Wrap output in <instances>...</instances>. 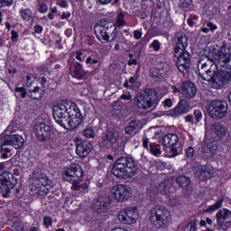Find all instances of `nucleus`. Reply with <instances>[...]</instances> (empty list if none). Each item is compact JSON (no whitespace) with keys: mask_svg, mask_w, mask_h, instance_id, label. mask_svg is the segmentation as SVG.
<instances>
[{"mask_svg":"<svg viewBox=\"0 0 231 231\" xmlns=\"http://www.w3.org/2000/svg\"><path fill=\"white\" fill-rule=\"evenodd\" d=\"M14 5V0H0V8H5V6H12Z\"/></svg>","mask_w":231,"mask_h":231,"instance_id":"nucleus-49","label":"nucleus"},{"mask_svg":"<svg viewBox=\"0 0 231 231\" xmlns=\"http://www.w3.org/2000/svg\"><path fill=\"white\" fill-rule=\"evenodd\" d=\"M14 91H15L16 93H20L22 98H26V95H28V92H26V88H23V87H21V88L16 87V88H14Z\"/></svg>","mask_w":231,"mask_h":231,"instance_id":"nucleus-45","label":"nucleus"},{"mask_svg":"<svg viewBox=\"0 0 231 231\" xmlns=\"http://www.w3.org/2000/svg\"><path fill=\"white\" fill-rule=\"evenodd\" d=\"M92 210L97 214H106L111 208V201L106 195H99L92 202Z\"/></svg>","mask_w":231,"mask_h":231,"instance_id":"nucleus-14","label":"nucleus"},{"mask_svg":"<svg viewBox=\"0 0 231 231\" xmlns=\"http://www.w3.org/2000/svg\"><path fill=\"white\" fill-rule=\"evenodd\" d=\"M177 42L174 51H184L189 46V37L184 32H178L176 34Z\"/></svg>","mask_w":231,"mask_h":231,"instance_id":"nucleus-24","label":"nucleus"},{"mask_svg":"<svg viewBox=\"0 0 231 231\" xmlns=\"http://www.w3.org/2000/svg\"><path fill=\"white\" fill-rule=\"evenodd\" d=\"M112 193L116 201H127L133 196V189L129 185L118 184L112 189Z\"/></svg>","mask_w":231,"mask_h":231,"instance_id":"nucleus-15","label":"nucleus"},{"mask_svg":"<svg viewBox=\"0 0 231 231\" xmlns=\"http://www.w3.org/2000/svg\"><path fill=\"white\" fill-rule=\"evenodd\" d=\"M180 141V137L176 134H168L162 138V145L165 148L164 151L169 149L170 152H171V157L174 158V156H178L180 152H178V142Z\"/></svg>","mask_w":231,"mask_h":231,"instance_id":"nucleus-16","label":"nucleus"},{"mask_svg":"<svg viewBox=\"0 0 231 231\" xmlns=\"http://www.w3.org/2000/svg\"><path fill=\"white\" fill-rule=\"evenodd\" d=\"M52 223H53V219H51V217H43V225L45 226H51Z\"/></svg>","mask_w":231,"mask_h":231,"instance_id":"nucleus-51","label":"nucleus"},{"mask_svg":"<svg viewBox=\"0 0 231 231\" xmlns=\"http://www.w3.org/2000/svg\"><path fill=\"white\" fill-rule=\"evenodd\" d=\"M194 115V118L196 120V122H201V120H203V111L199 110V109H196L193 112Z\"/></svg>","mask_w":231,"mask_h":231,"instance_id":"nucleus-43","label":"nucleus"},{"mask_svg":"<svg viewBox=\"0 0 231 231\" xmlns=\"http://www.w3.org/2000/svg\"><path fill=\"white\" fill-rule=\"evenodd\" d=\"M150 48H152L153 51H160L162 48V43H160V41L154 40L151 45Z\"/></svg>","mask_w":231,"mask_h":231,"instance_id":"nucleus-44","label":"nucleus"},{"mask_svg":"<svg viewBox=\"0 0 231 231\" xmlns=\"http://www.w3.org/2000/svg\"><path fill=\"white\" fill-rule=\"evenodd\" d=\"M28 231H39V225L38 224H32Z\"/></svg>","mask_w":231,"mask_h":231,"instance_id":"nucleus-64","label":"nucleus"},{"mask_svg":"<svg viewBox=\"0 0 231 231\" xmlns=\"http://www.w3.org/2000/svg\"><path fill=\"white\" fill-rule=\"evenodd\" d=\"M186 158H188V160H192V158H194V148L192 146H189L186 150Z\"/></svg>","mask_w":231,"mask_h":231,"instance_id":"nucleus-46","label":"nucleus"},{"mask_svg":"<svg viewBox=\"0 0 231 231\" xmlns=\"http://www.w3.org/2000/svg\"><path fill=\"white\" fill-rule=\"evenodd\" d=\"M19 180L10 172L0 174V192L3 198H8L12 189L15 188Z\"/></svg>","mask_w":231,"mask_h":231,"instance_id":"nucleus-11","label":"nucleus"},{"mask_svg":"<svg viewBox=\"0 0 231 231\" xmlns=\"http://www.w3.org/2000/svg\"><path fill=\"white\" fill-rule=\"evenodd\" d=\"M134 39H136V41H139V39H142V32H140L139 30H135L134 32Z\"/></svg>","mask_w":231,"mask_h":231,"instance_id":"nucleus-58","label":"nucleus"},{"mask_svg":"<svg viewBox=\"0 0 231 231\" xmlns=\"http://www.w3.org/2000/svg\"><path fill=\"white\" fill-rule=\"evenodd\" d=\"M20 14H21L23 21H29L30 19H32V17L33 15V13H32V10H30V9H24V10L21 11Z\"/></svg>","mask_w":231,"mask_h":231,"instance_id":"nucleus-38","label":"nucleus"},{"mask_svg":"<svg viewBox=\"0 0 231 231\" xmlns=\"http://www.w3.org/2000/svg\"><path fill=\"white\" fill-rule=\"evenodd\" d=\"M158 190L163 196H169L171 192H172V182H171L170 180L162 182L158 187Z\"/></svg>","mask_w":231,"mask_h":231,"instance_id":"nucleus-29","label":"nucleus"},{"mask_svg":"<svg viewBox=\"0 0 231 231\" xmlns=\"http://www.w3.org/2000/svg\"><path fill=\"white\" fill-rule=\"evenodd\" d=\"M180 8H190L192 6V0H180Z\"/></svg>","mask_w":231,"mask_h":231,"instance_id":"nucleus-42","label":"nucleus"},{"mask_svg":"<svg viewBox=\"0 0 231 231\" xmlns=\"http://www.w3.org/2000/svg\"><path fill=\"white\" fill-rule=\"evenodd\" d=\"M231 211L226 208H222L217 211L216 214V219L217 221H226V219H230Z\"/></svg>","mask_w":231,"mask_h":231,"instance_id":"nucleus-31","label":"nucleus"},{"mask_svg":"<svg viewBox=\"0 0 231 231\" xmlns=\"http://www.w3.org/2000/svg\"><path fill=\"white\" fill-rule=\"evenodd\" d=\"M84 176V171L82 170V166L77 163L71 164L69 168L64 170L63 178L66 181L72 183V189L79 192H88V183H82L77 181V180H80Z\"/></svg>","mask_w":231,"mask_h":231,"instance_id":"nucleus-4","label":"nucleus"},{"mask_svg":"<svg viewBox=\"0 0 231 231\" xmlns=\"http://www.w3.org/2000/svg\"><path fill=\"white\" fill-rule=\"evenodd\" d=\"M207 27L211 31L214 32V30H217V25L212 23V22H209L207 23Z\"/></svg>","mask_w":231,"mask_h":231,"instance_id":"nucleus-57","label":"nucleus"},{"mask_svg":"<svg viewBox=\"0 0 231 231\" xmlns=\"http://www.w3.org/2000/svg\"><path fill=\"white\" fill-rule=\"evenodd\" d=\"M230 226H231L230 221H225V220L217 221V226L218 230H228V227Z\"/></svg>","mask_w":231,"mask_h":231,"instance_id":"nucleus-36","label":"nucleus"},{"mask_svg":"<svg viewBox=\"0 0 231 231\" xmlns=\"http://www.w3.org/2000/svg\"><path fill=\"white\" fill-rule=\"evenodd\" d=\"M118 135L115 132L106 130L101 137L100 145L103 149H109L114 143H116Z\"/></svg>","mask_w":231,"mask_h":231,"instance_id":"nucleus-21","label":"nucleus"},{"mask_svg":"<svg viewBox=\"0 0 231 231\" xmlns=\"http://www.w3.org/2000/svg\"><path fill=\"white\" fill-rule=\"evenodd\" d=\"M33 133L39 142H48L53 136L51 126L42 122H38L34 125Z\"/></svg>","mask_w":231,"mask_h":231,"instance_id":"nucleus-13","label":"nucleus"},{"mask_svg":"<svg viewBox=\"0 0 231 231\" xmlns=\"http://www.w3.org/2000/svg\"><path fill=\"white\" fill-rule=\"evenodd\" d=\"M106 163H107V159L106 158L98 159L97 166V171H104V169H106Z\"/></svg>","mask_w":231,"mask_h":231,"instance_id":"nucleus-40","label":"nucleus"},{"mask_svg":"<svg viewBox=\"0 0 231 231\" xmlns=\"http://www.w3.org/2000/svg\"><path fill=\"white\" fill-rule=\"evenodd\" d=\"M117 26H125V20H124V14H119L116 21Z\"/></svg>","mask_w":231,"mask_h":231,"instance_id":"nucleus-48","label":"nucleus"},{"mask_svg":"<svg viewBox=\"0 0 231 231\" xmlns=\"http://www.w3.org/2000/svg\"><path fill=\"white\" fill-rule=\"evenodd\" d=\"M14 178H17L20 174H21V170L18 169V168H15L14 171H13V173L10 172Z\"/></svg>","mask_w":231,"mask_h":231,"instance_id":"nucleus-61","label":"nucleus"},{"mask_svg":"<svg viewBox=\"0 0 231 231\" xmlns=\"http://www.w3.org/2000/svg\"><path fill=\"white\" fill-rule=\"evenodd\" d=\"M31 190L37 196H48L51 190L48 176L41 171H35L32 175Z\"/></svg>","mask_w":231,"mask_h":231,"instance_id":"nucleus-7","label":"nucleus"},{"mask_svg":"<svg viewBox=\"0 0 231 231\" xmlns=\"http://www.w3.org/2000/svg\"><path fill=\"white\" fill-rule=\"evenodd\" d=\"M86 64H98V60H93V58L88 57L86 60Z\"/></svg>","mask_w":231,"mask_h":231,"instance_id":"nucleus-59","label":"nucleus"},{"mask_svg":"<svg viewBox=\"0 0 231 231\" xmlns=\"http://www.w3.org/2000/svg\"><path fill=\"white\" fill-rule=\"evenodd\" d=\"M91 149H93V145L89 142H83L77 144L76 153L80 158H86L89 152H91Z\"/></svg>","mask_w":231,"mask_h":231,"instance_id":"nucleus-25","label":"nucleus"},{"mask_svg":"<svg viewBox=\"0 0 231 231\" xmlns=\"http://www.w3.org/2000/svg\"><path fill=\"white\" fill-rule=\"evenodd\" d=\"M42 30H43V28H42V26H41V25H35V26H34V32H35V33H42Z\"/></svg>","mask_w":231,"mask_h":231,"instance_id":"nucleus-63","label":"nucleus"},{"mask_svg":"<svg viewBox=\"0 0 231 231\" xmlns=\"http://www.w3.org/2000/svg\"><path fill=\"white\" fill-rule=\"evenodd\" d=\"M113 30H115V23L107 20H101L99 23L94 27L97 39L103 44L109 42V34Z\"/></svg>","mask_w":231,"mask_h":231,"instance_id":"nucleus-9","label":"nucleus"},{"mask_svg":"<svg viewBox=\"0 0 231 231\" xmlns=\"http://www.w3.org/2000/svg\"><path fill=\"white\" fill-rule=\"evenodd\" d=\"M8 144H0V158L6 160L12 158V150L6 147Z\"/></svg>","mask_w":231,"mask_h":231,"instance_id":"nucleus-33","label":"nucleus"},{"mask_svg":"<svg viewBox=\"0 0 231 231\" xmlns=\"http://www.w3.org/2000/svg\"><path fill=\"white\" fill-rule=\"evenodd\" d=\"M163 104H164V107L171 108V106H172V100L171 98H167L164 100Z\"/></svg>","mask_w":231,"mask_h":231,"instance_id":"nucleus-60","label":"nucleus"},{"mask_svg":"<svg viewBox=\"0 0 231 231\" xmlns=\"http://www.w3.org/2000/svg\"><path fill=\"white\" fill-rule=\"evenodd\" d=\"M138 172V165L132 157L118 158L112 168V174L119 180L134 178Z\"/></svg>","mask_w":231,"mask_h":231,"instance_id":"nucleus-3","label":"nucleus"},{"mask_svg":"<svg viewBox=\"0 0 231 231\" xmlns=\"http://www.w3.org/2000/svg\"><path fill=\"white\" fill-rule=\"evenodd\" d=\"M55 14H57V7H53L51 9V13L48 14V18L51 20H53V15H55Z\"/></svg>","mask_w":231,"mask_h":231,"instance_id":"nucleus-56","label":"nucleus"},{"mask_svg":"<svg viewBox=\"0 0 231 231\" xmlns=\"http://www.w3.org/2000/svg\"><path fill=\"white\" fill-rule=\"evenodd\" d=\"M212 129L218 138H225L228 129L221 123H216L213 125Z\"/></svg>","mask_w":231,"mask_h":231,"instance_id":"nucleus-28","label":"nucleus"},{"mask_svg":"<svg viewBox=\"0 0 231 231\" xmlns=\"http://www.w3.org/2000/svg\"><path fill=\"white\" fill-rule=\"evenodd\" d=\"M180 91L182 95H184V97L189 99L194 98L196 97V94L198 93L194 83L189 81L182 83Z\"/></svg>","mask_w":231,"mask_h":231,"instance_id":"nucleus-23","label":"nucleus"},{"mask_svg":"<svg viewBox=\"0 0 231 231\" xmlns=\"http://www.w3.org/2000/svg\"><path fill=\"white\" fill-rule=\"evenodd\" d=\"M171 219V211L164 206L156 205L151 209L149 220L158 230L167 228Z\"/></svg>","mask_w":231,"mask_h":231,"instance_id":"nucleus-6","label":"nucleus"},{"mask_svg":"<svg viewBox=\"0 0 231 231\" xmlns=\"http://www.w3.org/2000/svg\"><path fill=\"white\" fill-rule=\"evenodd\" d=\"M158 69L159 71H161V75H167L168 73H171V70L172 69L167 62H160Z\"/></svg>","mask_w":231,"mask_h":231,"instance_id":"nucleus-34","label":"nucleus"},{"mask_svg":"<svg viewBox=\"0 0 231 231\" xmlns=\"http://www.w3.org/2000/svg\"><path fill=\"white\" fill-rule=\"evenodd\" d=\"M176 183L183 189V194L185 198H190L192 192H194V187H192V180L186 175H180L176 178Z\"/></svg>","mask_w":231,"mask_h":231,"instance_id":"nucleus-20","label":"nucleus"},{"mask_svg":"<svg viewBox=\"0 0 231 231\" xmlns=\"http://www.w3.org/2000/svg\"><path fill=\"white\" fill-rule=\"evenodd\" d=\"M44 95V91L41 89L39 87H35L33 90H30V98L32 100H41Z\"/></svg>","mask_w":231,"mask_h":231,"instance_id":"nucleus-32","label":"nucleus"},{"mask_svg":"<svg viewBox=\"0 0 231 231\" xmlns=\"http://www.w3.org/2000/svg\"><path fill=\"white\" fill-rule=\"evenodd\" d=\"M109 37H111V41H116V37H118V30H116V25H115V23L113 31L109 33Z\"/></svg>","mask_w":231,"mask_h":231,"instance_id":"nucleus-50","label":"nucleus"},{"mask_svg":"<svg viewBox=\"0 0 231 231\" xmlns=\"http://www.w3.org/2000/svg\"><path fill=\"white\" fill-rule=\"evenodd\" d=\"M213 169L208 166V165H204L201 166L200 170H199V178L201 181H203V180H208V178H210V174L213 172Z\"/></svg>","mask_w":231,"mask_h":231,"instance_id":"nucleus-30","label":"nucleus"},{"mask_svg":"<svg viewBox=\"0 0 231 231\" xmlns=\"http://www.w3.org/2000/svg\"><path fill=\"white\" fill-rule=\"evenodd\" d=\"M140 129V120L134 119L132 120L127 126H125V131L126 134H129L130 136H134L136 133H138Z\"/></svg>","mask_w":231,"mask_h":231,"instance_id":"nucleus-27","label":"nucleus"},{"mask_svg":"<svg viewBox=\"0 0 231 231\" xmlns=\"http://www.w3.org/2000/svg\"><path fill=\"white\" fill-rule=\"evenodd\" d=\"M185 113H189V102H187V99H180L174 108L172 116H181V115H185Z\"/></svg>","mask_w":231,"mask_h":231,"instance_id":"nucleus-26","label":"nucleus"},{"mask_svg":"<svg viewBox=\"0 0 231 231\" xmlns=\"http://www.w3.org/2000/svg\"><path fill=\"white\" fill-rule=\"evenodd\" d=\"M53 118L64 129H77L84 117L77 104L62 101L53 107Z\"/></svg>","mask_w":231,"mask_h":231,"instance_id":"nucleus-2","label":"nucleus"},{"mask_svg":"<svg viewBox=\"0 0 231 231\" xmlns=\"http://www.w3.org/2000/svg\"><path fill=\"white\" fill-rule=\"evenodd\" d=\"M76 59L80 62H84V60H86V56H84V53L79 51L77 52Z\"/></svg>","mask_w":231,"mask_h":231,"instance_id":"nucleus-53","label":"nucleus"},{"mask_svg":"<svg viewBox=\"0 0 231 231\" xmlns=\"http://www.w3.org/2000/svg\"><path fill=\"white\" fill-rule=\"evenodd\" d=\"M39 12L40 14H46L48 12V5H46V4H42Z\"/></svg>","mask_w":231,"mask_h":231,"instance_id":"nucleus-54","label":"nucleus"},{"mask_svg":"<svg viewBox=\"0 0 231 231\" xmlns=\"http://www.w3.org/2000/svg\"><path fill=\"white\" fill-rule=\"evenodd\" d=\"M188 226H189V231H198V228L196 227V220H191Z\"/></svg>","mask_w":231,"mask_h":231,"instance_id":"nucleus-52","label":"nucleus"},{"mask_svg":"<svg viewBox=\"0 0 231 231\" xmlns=\"http://www.w3.org/2000/svg\"><path fill=\"white\" fill-rule=\"evenodd\" d=\"M168 203L170 207H180V205H181V200H180V198L178 197H171Z\"/></svg>","mask_w":231,"mask_h":231,"instance_id":"nucleus-39","label":"nucleus"},{"mask_svg":"<svg viewBox=\"0 0 231 231\" xmlns=\"http://www.w3.org/2000/svg\"><path fill=\"white\" fill-rule=\"evenodd\" d=\"M69 73L73 79L80 80L83 77L88 75V72L84 70L82 64L78 61H72L71 63H69Z\"/></svg>","mask_w":231,"mask_h":231,"instance_id":"nucleus-22","label":"nucleus"},{"mask_svg":"<svg viewBox=\"0 0 231 231\" xmlns=\"http://www.w3.org/2000/svg\"><path fill=\"white\" fill-rule=\"evenodd\" d=\"M200 156L203 160H212L217 152V144H215L212 141L204 139L200 148Z\"/></svg>","mask_w":231,"mask_h":231,"instance_id":"nucleus-17","label":"nucleus"},{"mask_svg":"<svg viewBox=\"0 0 231 231\" xmlns=\"http://www.w3.org/2000/svg\"><path fill=\"white\" fill-rule=\"evenodd\" d=\"M121 100H133V96L130 93L123 94L120 97Z\"/></svg>","mask_w":231,"mask_h":231,"instance_id":"nucleus-55","label":"nucleus"},{"mask_svg":"<svg viewBox=\"0 0 231 231\" xmlns=\"http://www.w3.org/2000/svg\"><path fill=\"white\" fill-rule=\"evenodd\" d=\"M221 207H223V199L217 200L215 204L208 206L206 209V212H208V214L216 212V210H219Z\"/></svg>","mask_w":231,"mask_h":231,"instance_id":"nucleus-35","label":"nucleus"},{"mask_svg":"<svg viewBox=\"0 0 231 231\" xmlns=\"http://www.w3.org/2000/svg\"><path fill=\"white\" fill-rule=\"evenodd\" d=\"M138 81V78L136 76L131 77L128 79L129 84H131V86H133L134 84H136V82Z\"/></svg>","mask_w":231,"mask_h":231,"instance_id":"nucleus-62","label":"nucleus"},{"mask_svg":"<svg viewBox=\"0 0 231 231\" xmlns=\"http://www.w3.org/2000/svg\"><path fill=\"white\" fill-rule=\"evenodd\" d=\"M174 57L177 59V68L183 75L189 74V69L190 68V59L192 56L186 51H174Z\"/></svg>","mask_w":231,"mask_h":231,"instance_id":"nucleus-12","label":"nucleus"},{"mask_svg":"<svg viewBox=\"0 0 231 231\" xmlns=\"http://www.w3.org/2000/svg\"><path fill=\"white\" fill-rule=\"evenodd\" d=\"M231 84V70H219L213 76V79L209 81V88L212 89H223L228 88Z\"/></svg>","mask_w":231,"mask_h":231,"instance_id":"nucleus-10","label":"nucleus"},{"mask_svg":"<svg viewBox=\"0 0 231 231\" xmlns=\"http://www.w3.org/2000/svg\"><path fill=\"white\" fill-rule=\"evenodd\" d=\"M118 219L124 225H133L138 221V211L136 208H128L118 214Z\"/></svg>","mask_w":231,"mask_h":231,"instance_id":"nucleus-18","label":"nucleus"},{"mask_svg":"<svg viewBox=\"0 0 231 231\" xmlns=\"http://www.w3.org/2000/svg\"><path fill=\"white\" fill-rule=\"evenodd\" d=\"M160 144H151L150 145V151L152 152V154H153L154 156H158V154H160Z\"/></svg>","mask_w":231,"mask_h":231,"instance_id":"nucleus-41","label":"nucleus"},{"mask_svg":"<svg viewBox=\"0 0 231 231\" xmlns=\"http://www.w3.org/2000/svg\"><path fill=\"white\" fill-rule=\"evenodd\" d=\"M0 145H11L14 149H21L24 145V138L19 134L0 135Z\"/></svg>","mask_w":231,"mask_h":231,"instance_id":"nucleus-19","label":"nucleus"},{"mask_svg":"<svg viewBox=\"0 0 231 231\" xmlns=\"http://www.w3.org/2000/svg\"><path fill=\"white\" fill-rule=\"evenodd\" d=\"M134 102L138 109L149 111L160 104V97L156 89L146 88L144 93H139L134 97Z\"/></svg>","mask_w":231,"mask_h":231,"instance_id":"nucleus-5","label":"nucleus"},{"mask_svg":"<svg viewBox=\"0 0 231 231\" xmlns=\"http://www.w3.org/2000/svg\"><path fill=\"white\" fill-rule=\"evenodd\" d=\"M25 80H26L25 86L27 88H32V86L33 85V75L32 74L27 75Z\"/></svg>","mask_w":231,"mask_h":231,"instance_id":"nucleus-47","label":"nucleus"},{"mask_svg":"<svg viewBox=\"0 0 231 231\" xmlns=\"http://www.w3.org/2000/svg\"><path fill=\"white\" fill-rule=\"evenodd\" d=\"M230 43L226 42H222L221 46L218 48L217 52L215 54L214 57L210 59V56L208 57V60L211 62H217L212 63L208 66V63L199 61L198 64V71L199 76L202 80H206L208 82V86H210V82L214 79V76L217 72V68L220 66L221 68H226L227 69H231V52H230Z\"/></svg>","mask_w":231,"mask_h":231,"instance_id":"nucleus-1","label":"nucleus"},{"mask_svg":"<svg viewBox=\"0 0 231 231\" xmlns=\"http://www.w3.org/2000/svg\"><path fill=\"white\" fill-rule=\"evenodd\" d=\"M208 113L214 120H223L228 115V102L214 99L208 106Z\"/></svg>","mask_w":231,"mask_h":231,"instance_id":"nucleus-8","label":"nucleus"},{"mask_svg":"<svg viewBox=\"0 0 231 231\" xmlns=\"http://www.w3.org/2000/svg\"><path fill=\"white\" fill-rule=\"evenodd\" d=\"M82 134L83 136H85V138H94L97 134L95 133V130L92 127H89L83 130Z\"/></svg>","mask_w":231,"mask_h":231,"instance_id":"nucleus-37","label":"nucleus"}]
</instances>
